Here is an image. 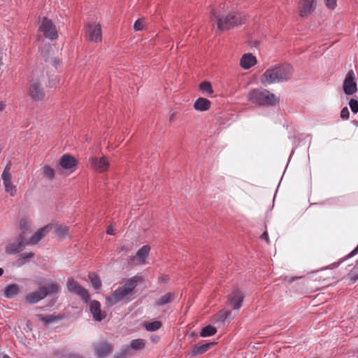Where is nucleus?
<instances>
[{"instance_id":"obj_1","label":"nucleus","mask_w":358,"mask_h":358,"mask_svg":"<svg viewBox=\"0 0 358 358\" xmlns=\"http://www.w3.org/2000/svg\"><path fill=\"white\" fill-rule=\"evenodd\" d=\"M210 20L216 24L219 31H225L244 24L247 17L241 13L224 14L219 9L213 8L210 12Z\"/></svg>"},{"instance_id":"obj_2","label":"nucleus","mask_w":358,"mask_h":358,"mask_svg":"<svg viewBox=\"0 0 358 358\" xmlns=\"http://www.w3.org/2000/svg\"><path fill=\"white\" fill-rule=\"evenodd\" d=\"M293 75V68L289 64H283L271 66L265 71L261 78L264 85L282 83L289 80Z\"/></svg>"},{"instance_id":"obj_3","label":"nucleus","mask_w":358,"mask_h":358,"mask_svg":"<svg viewBox=\"0 0 358 358\" xmlns=\"http://www.w3.org/2000/svg\"><path fill=\"white\" fill-rule=\"evenodd\" d=\"M141 281V278L136 275L122 281L113 291V303L118 302L127 303L131 301L135 295V288Z\"/></svg>"},{"instance_id":"obj_4","label":"nucleus","mask_w":358,"mask_h":358,"mask_svg":"<svg viewBox=\"0 0 358 358\" xmlns=\"http://www.w3.org/2000/svg\"><path fill=\"white\" fill-rule=\"evenodd\" d=\"M248 99L251 103L262 106H273L279 102V98L274 94L262 88L251 90L248 94Z\"/></svg>"},{"instance_id":"obj_5","label":"nucleus","mask_w":358,"mask_h":358,"mask_svg":"<svg viewBox=\"0 0 358 358\" xmlns=\"http://www.w3.org/2000/svg\"><path fill=\"white\" fill-rule=\"evenodd\" d=\"M24 231L20 233V236L13 241H10L5 248V252L8 255L18 253L22 251L26 245Z\"/></svg>"},{"instance_id":"obj_6","label":"nucleus","mask_w":358,"mask_h":358,"mask_svg":"<svg viewBox=\"0 0 358 358\" xmlns=\"http://www.w3.org/2000/svg\"><path fill=\"white\" fill-rule=\"evenodd\" d=\"M39 29L43 33L44 36L50 40L52 41L58 37L55 25L47 17L43 18Z\"/></svg>"},{"instance_id":"obj_7","label":"nucleus","mask_w":358,"mask_h":358,"mask_svg":"<svg viewBox=\"0 0 358 358\" xmlns=\"http://www.w3.org/2000/svg\"><path fill=\"white\" fill-rule=\"evenodd\" d=\"M343 92L346 95H352L357 91L355 73L352 70L348 71L343 83Z\"/></svg>"},{"instance_id":"obj_8","label":"nucleus","mask_w":358,"mask_h":358,"mask_svg":"<svg viewBox=\"0 0 358 358\" xmlns=\"http://www.w3.org/2000/svg\"><path fill=\"white\" fill-rule=\"evenodd\" d=\"M68 290L73 294H77L85 302L90 299V294L86 289L80 286L73 278H69L66 283Z\"/></svg>"},{"instance_id":"obj_9","label":"nucleus","mask_w":358,"mask_h":358,"mask_svg":"<svg viewBox=\"0 0 358 358\" xmlns=\"http://www.w3.org/2000/svg\"><path fill=\"white\" fill-rule=\"evenodd\" d=\"M28 94L31 99L38 101L44 98L45 91L38 80H32L28 88Z\"/></svg>"},{"instance_id":"obj_10","label":"nucleus","mask_w":358,"mask_h":358,"mask_svg":"<svg viewBox=\"0 0 358 358\" xmlns=\"http://www.w3.org/2000/svg\"><path fill=\"white\" fill-rule=\"evenodd\" d=\"M150 250V247L148 245H143L137 251L135 256L130 257L129 264L132 266L145 264Z\"/></svg>"},{"instance_id":"obj_11","label":"nucleus","mask_w":358,"mask_h":358,"mask_svg":"<svg viewBox=\"0 0 358 358\" xmlns=\"http://www.w3.org/2000/svg\"><path fill=\"white\" fill-rule=\"evenodd\" d=\"M85 36L87 40L98 42L101 40V29L99 24H88L86 27Z\"/></svg>"},{"instance_id":"obj_12","label":"nucleus","mask_w":358,"mask_h":358,"mask_svg":"<svg viewBox=\"0 0 358 358\" xmlns=\"http://www.w3.org/2000/svg\"><path fill=\"white\" fill-rule=\"evenodd\" d=\"M317 6L316 0H300L299 15L302 17H308L315 10Z\"/></svg>"},{"instance_id":"obj_13","label":"nucleus","mask_w":358,"mask_h":358,"mask_svg":"<svg viewBox=\"0 0 358 358\" xmlns=\"http://www.w3.org/2000/svg\"><path fill=\"white\" fill-rule=\"evenodd\" d=\"M59 164L62 169L73 172L77 167L78 161L71 155L65 154L60 158Z\"/></svg>"},{"instance_id":"obj_14","label":"nucleus","mask_w":358,"mask_h":358,"mask_svg":"<svg viewBox=\"0 0 358 358\" xmlns=\"http://www.w3.org/2000/svg\"><path fill=\"white\" fill-rule=\"evenodd\" d=\"M54 224H48L43 228L38 229L34 234L27 241L26 244L35 245L39 242L45 235L54 227Z\"/></svg>"},{"instance_id":"obj_15","label":"nucleus","mask_w":358,"mask_h":358,"mask_svg":"<svg viewBox=\"0 0 358 358\" xmlns=\"http://www.w3.org/2000/svg\"><path fill=\"white\" fill-rule=\"evenodd\" d=\"M109 163L105 157L100 158L93 157L90 159V166L97 172H103L107 170Z\"/></svg>"},{"instance_id":"obj_16","label":"nucleus","mask_w":358,"mask_h":358,"mask_svg":"<svg viewBox=\"0 0 358 358\" xmlns=\"http://www.w3.org/2000/svg\"><path fill=\"white\" fill-rule=\"evenodd\" d=\"M48 295V290L45 287H41L38 290L27 294L25 297L26 301L29 303H36L44 299Z\"/></svg>"},{"instance_id":"obj_17","label":"nucleus","mask_w":358,"mask_h":358,"mask_svg":"<svg viewBox=\"0 0 358 358\" xmlns=\"http://www.w3.org/2000/svg\"><path fill=\"white\" fill-rule=\"evenodd\" d=\"M243 294L239 290H234L232 293L229 296V304L234 309H239L242 305V302L243 300Z\"/></svg>"},{"instance_id":"obj_18","label":"nucleus","mask_w":358,"mask_h":358,"mask_svg":"<svg viewBox=\"0 0 358 358\" xmlns=\"http://www.w3.org/2000/svg\"><path fill=\"white\" fill-rule=\"evenodd\" d=\"M90 310L96 321H101L106 317L105 313L101 310V304L98 301L94 300L90 302Z\"/></svg>"},{"instance_id":"obj_19","label":"nucleus","mask_w":358,"mask_h":358,"mask_svg":"<svg viewBox=\"0 0 358 358\" xmlns=\"http://www.w3.org/2000/svg\"><path fill=\"white\" fill-rule=\"evenodd\" d=\"M95 356L98 358H103L109 355L111 351L110 343L104 341L97 343L94 345Z\"/></svg>"},{"instance_id":"obj_20","label":"nucleus","mask_w":358,"mask_h":358,"mask_svg":"<svg viewBox=\"0 0 358 358\" xmlns=\"http://www.w3.org/2000/svg\"><path fill=\"white\" fill-rule=\"evenodd\" d=\"M257 64V59L252 53L244 54L240 59V66L248 70Z\"/></svg>"},{"instance_id":"obj_21","label":"nucleus","mask_w":358,"mask_h":358,"mask_svg":"<svg viewBox=\"0 0 358 358\" xmlns=\"http://www.w3.org/2000/svg\"><path fill=\"white\" fill-rule=\"evenodd\" d=\"M211 102L206 98H198L194 103V108L197 111H206L210 108Z\"/></svg>"},{"instance_id":"obj_22","label":"nucleus","mask_w":358,"mask_h":358,"mask_svg":"<svg viewBox=\"0 0 358 358\" xmlns=\"http://www.w3.org/2000/svg\"><path fill=\"white\" fill-rule=\"evenodd\" d=\"M213 345L214 343H207L202 345H195L193 347L192 353L195 355H201L206 352Z\"/></svg>"},{"instance_id":"obj_23","label":"nucleus","mask_w":358,"mask_h":358,"mask_svg":"<svg viewBox=\"0 0 358 358\" xmlns=\"http://www.w3.org/2000/svg\"><path fill=\"white\" fill-rule=\"evenodd\" d=\"M19 292L18 286L15 284H12L6 287L5 289V296L8 298L15 296Z\"/></svg>"},{"instance_id":"obj_24","label":"nucleus","mask_w":358,"mask_h":358,"mask_svg":"<svg viewBox=\"0 0 358 358\" xmlns=\"http://www.w3.org/2000/svg\"><path fill=\"white\" fill-rule=\"evenodd\" d=\"M174 298V294L171 292H168L164 295L162 296L157 301V306H163L172 301Z\"/></svg>"},{"instance_id":"obj_25","label":"nucleus","mask_w":358,"mask_h":358,"mask_svg":"<svg viewBox=\"0 0 358 358\" xmlns=\"http://www.w3.org/2000/svg\"><path fill=\"white\" fill-rule=\"evenodd\" d=\"M42 175L48 180H52L55 178V171L49 165H45L41 168Z\"/></svg>"},{"instance_id":"obj_26","label":"nucleus","mask_w":358,"mask_h":358,"mask_svg":"<svg viewBox=\"0 0 358 358\" xmlns=\"http://www.w3.org/2000/svg\"><path fill=\"white\" fill-rule=\"evenodd\" d=\"M199 90L207 95H211L213 93V90L210 82L203 81L199 85Z\"/></svg>"},{"instance_id":"obj_27","label":"nucleus","mask_w":358,"mask_h":358,"mask_svg":"<svg viewBox=\"0 0 358 358\" xmlns=\"http://www.w3.org/2000/svg\"><path fill=\"white\" fill-rule=\"evenodd\" d=\"M217 332L215 327L208 325L202 329L200 336L201 337H207L214 335Z\"/></svg>"},{"instance_id":"obj_28","label":"nucleus","mask_w":358,"mask_h":358,"mask_svg":"<svg viewBox=\"0 0 358 358\" xmlns=\"http://www.w3.org/2000/svg\"><path fill=\"white\" fill-rule=\"evenodd\" d=\"M162 322L159 321H154L152 322H147L144 324L145 329L148 331H155L162 327Z\"/></svg>"},{"instance_id":"obj_29","label":"nucleus","mask_w":358,"mask_h":358,"mask_svg":"<svg viewBox=\"0 0 358 358\" xmlns=\"http://www.w3.org/2000/svg\"><path fill=\"white\" fill-rule=\"evenodd\" d=\"M145 342L143 339H134L131 341L130 348L135 350L143 349Z\"/></svg>"},{"instance_id":"obj_30","label":"nucleus","mask_w":358,"mask_h":358,"mask_svg":"<svg viewBox=\"0 0 358 358\" xmlns=\"http://www.w3.org/2000/svg\"><path fill=\"white\" fill-rule=\"evenodd\" d=\"M89 278H90V282L94 289H98L101 287V282L99 277L96 274H95L94 273H90Z\"/></svg>"},{"instance_id":"obj_31","label":"nucleus","mask_w":358,"mask_h":358,"mask_svg":"<svg viewBox=\"0 0 358 358\" xmlns=\"http://www.w3.org/2000/svg\"><path fill=\"white\" fill-rule=\"evenodd\" d=\"M20 227L22 231H24V238L26 237L27 231L31 230V222L27 218H22L20 221Z\"/></svg>"},{"instance_id":"obj_32","label":"nucleus","mask_w":358,"mask_h":358,"mask_svg":"<svg viewBox=\"0 0 358 358\" xmlns=\"http://www.w3.org/2000/svg\"><path fill=\"white\" fill-rule=\"evenodd\" d=\"M38 318L44 323L48 324L54 322L55 320L59 317L53 316L52 315H39Z\"/></svg>"},{"instance_id":"obj_33","label":"nucleus","mask_w":358,"mask_h":358,"mask_svg":"<svg viewBox=\"0 0 358 358\" xmlns=\"http://www.w3.org/2000/svg\"><path fill=\"white\" fill-rule=\"evenodd\" d=\"M55 227L56 234L58 236H65L68 234L69 228L66 226L57 225Z\"/></svg>"},{"instance_id":"obj_34","label":"nucleus","mask_w":358,"mask_h":358,"mask_svg":"<svg viewBox=\"0 0 358 358\" xmlns=\"http://www.w3.org/2000/svg\"><path fill=\"white\" fill-rule=\"evenodd\" d=\"M350 283L353 284L358 280V269L354 268L348 275Z\"/></svg>"},{"instance_id":"obj_35","label":"nucleus","mask_w":358,"mask_h":358,"mask_svg":"<svg viewBox=\"0 0 358 358\" xmlns=\"http://www.w3.org/2000/svg\"><path fill=\"white\" fill-rule=\"evenodd\" d=\"M46 289L48 290V294H54L57 293L59 290L60 287L57 283H50L48 285Z\"/></svg>"},{"instance_id":"obj_36","label":"nucleus","mask_w":358,"mask_h":358,"mask_svg":"<svg viewBox=\"0 0 358 358\" xmlns=\"http://www.w3.org/2000/svg\"><path fill=\"white\" fill-rule=\"evenodd\" d=\"M349 106L354 114L358 113V101L357 99H351L349 101Z\"/></svg>"},{"instance_id":"obj_37","label":"nucleus","mask_w":358,"mask_h":358,"mask_svg":"<svg viewBox=\"0 0 358 358\" xmlns=\"http://www.w3.org/2000/svg\"><path fill=\"white\" fill-rule=\"evenodd\" d=\"M6 192L9 193L10 195L13 196L16 192V188L13 185L12 182L4 184Z\"/></svg>"},{"instance_id":"obj_38","label":"nucleus","mask_w":358,"mask_h":358,"mask_svg":"<svg viewBox=\"0 0 358 358\" xmlns=\"http://www.w3.org/2000/svg\"><path fill=\"white\" fill-rule=\"evenodd\" d=\"M327 8L329 10H334L337 6V0H324Z\"/></svg>"},{"instance_id":"obj_39","label":"nucleus","mask_w":358,"mask_h":358,"mask_svg":"<svg viewBox=\"0 0 358 358\" xmlns=\"http://www.w3.org/2000/svg\"><path fill=\"white\" fill-rule=\"evenodd\" d=\"M1 177L3 180V184L11 182V175L8 171H3Z\"/></svg>"},{"instance_id":"obj_40","label":"nucleus","mask_w":358,"mask_h":358,"mask_svg":"<svg viewBox=\"0 0 358 358\" xmlns=\"http://www.w3.org/2000/svg\"><path fill=\"white\" fill-rule=\"evenodd\" d=\"M350 117V111L348 107H344L341 111V117L343 120H348Z\"/></svg>"},{"instance_id":"obj_41","label":"nucleus","mask_w":358,"mask_h":358,"mask_svg":"<svg viewBox=\"0 0 358 358\" xmlns=\"http://www.w3.org/2000/svg\"><path fill=\"white\" fill-rule=\"evenodd\" d=\"M131 355V350L129 348H127L123 352H122L120 355H117L115 358H126Z\"/></svg>"},{"instance_id":"obj_42","label":"nucleus","mask_w":358,"mask_h":358,"mask_svg":"<svg viewBox=\"0 0 358 358\" xmlns=\"http://www.w3.org/2000/svg\"><path fill=\"white\" fill-rule=\"evenodd\" d=\"M143 28V24H142V22H141V19H138L135 22H134V29L135 31H141L142 30Z\"/></svg>"},{"instance_id":"obj_43","label":"nucleus","mask_w":358,"mask_h":358,"mask_svg":"<svg viewBox=\"0 0 358 358\" xmlns=\"http://www.w3.org/2000/svg\"><path fill=\"white\" fill-rule=\"evenodd\" d=\"M34 253L33 252H27V253H23L21 255V258L22 259H29V258H32L34 257Z\"/></svg>"},{"instance_id":"obj_44","label":"nucleus","mask_w":358,"mask_h":358,"mask_svg":"<svg viewBox=\"0 0 358 358\" xmlns=\"http://www.w3.org/2000/svg\"><path fill=\"white\" fill-rule=\"evenodd\" d=\"M357 254H358V245L347 255L346 259L351 258Z\"/></svg>"},{"instance_id":"obj_45","label":"nucleus","mask_w":358,"mask_h":358,"mask_svg":"<svg viewBox=\"0 0 358 358\" xmlns=\"http://www.w3.org/2000/svg\"><path fill=\"white\" fill-rule=\"evenodd\" d=\"M261 238L264 241H265L266 243H269V238H268V234L267 233V231H264L262 236H261Z\"/></svg>"},{"instance_id":"obj_46","label":"nucleus","mask_w":358,"mask_h":358,"mask_svg":"<svg viewBox=\"0 0 358 358\" xmlns=\"http://www.w3.org/2000/svg\"><path fill=\"white\" fill-rule=\"evenodd\" d=\"M230 315V313L229 311H227V312H224L222 315H221V319L222 320H226L228 316Z\"/></svg>"},{"instance_id":"obj_47","label":"nucleus","mask_w":358,"mask_h":358,"mask_svg":"<svg viewBox=\"0 0 358 358\" xmlns=\"http://www.w3.org/2000/svg\"><path fill=\"white\" fill-rule=\"evenodd\" d=\"M159 338L157 336H154L151 337V340L154 343H157L159 341Z\"/></svg>"},{"instance_id":"obj_48","label":"nucleus","mask_w":358,"mask_h":358,"mask_svg":"<svg viewBox=\"0 0 358 358\" xmlns=\"http://www.w3.org/2000/svg\"><path fill=\"white\" fill-rule=\"evenodd\" d=\"M107 234H112V225L111 224H109L108 226Z\"/></svg>"},{"instance_id":"obj_49","label":"nucleus","mask_w":358,"mask_h":358,"mask_svg":"<svg viewBox=\"0 0 358 358\" xmlns=\"http://www.w3.org/2000/svg\"><path fill=\"white\" fill-rule=\"evenodd\" d=\"M294 150L292 149L291 152H290V155H289V160L290 159V158L292 157V156L294 155Z\"/></svg>"},{"instance_id":"obj_50","label":"nucleus","mask_w":358,"mask_h":358,"mask_svg":"<svg viewBox=\"0 0 358 358\" xmlns=\"http://www.w3.org/2000/svg\"><path fill=\"white\" fill-rule=\"evenodd\" d=\"M9 166H10V164H7L6 168H5V169H4V171H8V170L10 169Z\"/></svg>"},{"instance_id":"obj_51","label":"nucleus","mask_w":358,"mask_h":358,"mask_svg":"<svg viewBox=\"0 0 358 358\" xmlns=\"http://www.w3.org/2000/svg\"><path fill=\"white\" fill-rule=\"evenodd\" d=\"M4 108V106L3 105V103H0V110H2Z\"/></svg>"},{"instance_id":"obj_52","label":"nucleus","mask_w":358,"mask_h":358,"mask_svg":"<svg viewBox=\"0 0 358 358\" xmlns=\"http://www.w3.org/2000/svg\"><path fill=\"white\" fill-rule=\"evenodd\" d=\"M3 273V268H0V276Z\"/></svg>"},{"instance_id":"obj_53","label":"nucleus","mask_w":358,"mask_h":358,"mask_svg":"<svg viewBox=\"0 0 358 358\" xmlns=\"http://www.w3.org/2000/svg\"><path fill=\"white\" fill-rule=\"evenodd\" d=\"M3 358H10L8 355H4Z\"/></svg>"}]
</instances>
